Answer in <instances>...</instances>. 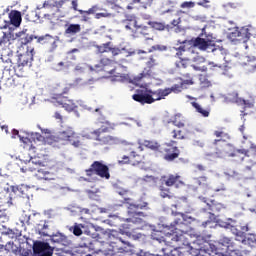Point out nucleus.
<instances>
[{
    "label": "nucleus",
    "mask_w": 256,
    "mask_h": 256,
    "mask_svg": "<svg viewBox=\"0 0 256 256\" xmlns=\"http://www.w3.org/2000/svg\"><path fill=\"white\" fill-rule=\"evenodd\" d=\"M34 39H37V43L44 45V47H47L50 51H55V49H57L56 37L46 34L44 36H35Z\"/></svg>",
    "instance_id": "obj_17"
},
{
    "label": "nucleus",
    "mask_w": 256,
    "mask_h": 256,
    "mask_svg": "<svg viewBox=\"0 0 256 256\" xmlns=\"http://www.w3.org/2000/svg\"><path fill=\"white\" fill-rule=\"evenodd\" d=\"M97 53H112V57H117L118 55H123L125 48H119L113 46V42H106L101 45H95Z\"/></svg>",
    "instance_id": "obj_14"
},
{
    "label": "nucleus",
    "mask_w": 256,
    "mask_h": 256,
    "mask_svg": "<svg viewBox=\"0 0 256 256\" xmlns=\"http://www.w3.org/2000/svg\"><path fill=\"white\" fill-rule=\"evenodd\" d=\"M65 1L63 0H47L43 3L41 8H37L34 15L37 19H45L46 21H53L59 19V16H56L55 13L59 11V8L63 7Z\"/></svg>",
    "instance_id": "obj_4"
},
{
    "label": "nucleus",
    "mask_w": 256,
    "mask_h": 256,
    "mask_svg": "<svg viewBox=\"0 0 256 256\" xmlns=\"http://www.w3.org/2000/svg\"><path fill=\"white\" fill-rule=\"evenodd\" d=\"M156 187L162 199H173L171 187L181 189V187H185V182L182 180L181 175L177 173L167 174L160 177V179L156 182Z\"/></svg>",
    "instance_id": "obj_3"
},
{
    "label": "nucleus",
    "mask_w": 256,
    "mask_h": 256,
    "mask_svg": "<svg viewBox=\"0 0 256 256\" xmlns=\"http://www.w3.org/2000/svg\"><path fill=\"white\" fill-rule=\"evenodd\" d=\"M10 23L14 25V27H19L21 25V12L13 11L10 13Z\"/></svg>",
    "instance_id": "obj_41"
},
{
    "label": "nucleus",
    "mask_w": 256,
    "mask_h": 256,
    "mask_svg": "<svg viewBox=\"0 0 256 256\" xmlns=\"http://www.w3.org/2000/svg\"><path fill=\"white\" fill-rule=\"evenodd\" d=\"M244 67H245V70L248 73H255V71H256V58L251 57V56H247L246 57V62H244Z\"/></svg>",
    "instance_id": "obj_34"
},
{
    "label": "nucleus",
    "mask_w": 256,
    "mask_h": 256,
    "mask_svg": "<svg viewBox=\"0 0 256 256\" xmlns=\"http://www.w3.org/2000/svg\"><path fill=\"white\" fill-rule=\"evenodd\" d=\"M33 57H35V48H27L26 52L18 55V62L31 69L33 67Z\"/></svg>",
    "instance_id": "obj_18"
},
{
    "label": "nucleus",
    "mask_w": 256,
    "mask_h": 256,
    "mask_svg": "<svg viewBox=\"0 0 256 256\" xmlns=\"http://www.w3.org/2000/svg\"><path fill=\"white\" fill-rule=\"evenodd\" d=\"M64 67H65L64 62H59V63L53 65L54 71H63Z\"/></svg>",
    "instance_id": "obj_64"
},
{
    "label": "nucleus",
    "mask_w": 256,
    "mask_h": 256,
    "mask_svg": "<svg viewBox=\"0 0 256 256\" xmlns=\"http://www.w3.org/2000/svg\"><path fill=\"white\" fill-rule=\"evenodd\" d=\"M8 45H11L9 36H7L6 33H3V35L0 37V49H7Z\"/></svg>",
    "instance_id": "obj_49"
},
{
    "label": "nucleus",
    "mask_w": 256,
    "mask_h": 256,
    "mask_svg": "<svg viewBox=\"0 0 256 256\" xmlns=\"http://www.w3.org/2000/svg\"><path fill=\"white\" fill-rule=\"evenodd\" d=\"M204 246L201 248L198 256H219V249L214 244H211L207 240L204 241Z\"/></svg>",
    "instance_id": "obj_20"
},
{
    "label": "nucleus",
    "mask_w": 256,
    "mask_h": 256,
    "mask_svg": "<svg viewBox=\"0 0 256 256\" xmlns=\"http://www.w3.org/2000/svg\"><path fill=\"white\" fill-rule=\"evenodd\" d=\"M3 235H8V237H10V239H15V237H17V234H15V231H13V229H6L3 232Z\"/></svg>",
    "instance_id": "obj_60"
},
{
    "label": "nucleus",
    "mask_w": 256,
    "mask_h": 256,
    "mask_svg": "<svg viewBox=\"0 0 256 256\" xmlns=\"http://www.w3.org/2000/svg\"><path fill=\"white\" fill-rule=\"evenodd\" d=\"M191 105L192 107H194V109H196L197 113H200V115H202V117H209L210 111L207 109H203V107H201L199 103L191 102Z\"/></svg>",
    "instance_id": "obj_45"
},
{
    "label": "nucleus",
    "mask_w": 256,
    "mask_h": 256,
    "mask_svg": "<svg viewBox=\"0 0 256 256\" xmlns=\"http://www.w3.org/2000/svg\"><path fill=\"white\" fill-rule=\"evenodd\" d=\"M171 135H172V139H179V140L185 139V134L181 130H172Z\"/></svg>",
    "instance_id": "obj_54"
},
{
    "label": "nucleus",
    "mask_w": 256,
    "mask_h": 256,
    "mask_svg": "<svg viewBox=\"0 0 256 256\" xmlns=\"http://www.w3.org/2000/svg\"><path fill=\"white\" fill-rule=\"evenodd\" d=\"M101 133L99 130L91 131L86 134V139H92L93 141H98L99 145H117L119 143V138L111 135H106L101 137Z\"/></svg>",
    "instance_id": "obj_10"
},
{
    "label": "nucleus",
    "mask_w": 256,
    "mask_h": 256,
    "mask_svg": "<svg viewBox=\"0 0 256 256\" xmlns=\"http://www.w3.org/2000/svg\"><path fill=\"white\" fill-rule=\"evenodd\" d=\"M225 99L227 103H236V105H239V103H245V99L239 97V93L236 91L228 93Z\"/></svg>",
    "instance_id": "obj_32"
},
{
    "label": "nucleus",
    "mask_w": 256,
    "mask_h": 256,
    "mask_svg": "<svg viewBox=\"0 0 256 256\" xmlns=\"http://www.w3.org/2000/svg\"><path fill=\"white\" fill-rule=\"evenodd\" d=\"M110 239H117L120 243H123L124 245H127V242L123 241L122 237H119V233L115 230H112L110 233Z\"/></svg>",
    "instance_id": "obj_56"
},
{
    "label": "nucleus",
    "mask_w": 256,
    "mask_h": 256,
    "mask_svg": "<svg viewBox=\"0 0 256 256\" xmlns=\"http://www.w3.org/2000/svg\"><path fill=\"white\" fill-rule=\"evenodd\" d=\"M142 145L146 147V149H150L151 151H155L156 153L161 152V144L155 140H144Z\"/></svg>",
    "instance_id": "obj_33"
},
{
    "label": "nucleus",
    "mask_w": 256,
    "mask_h": 256,
    "mask_svg": "<svg viewBox=\"0 0 256 256\" xmlns=\"http://www.w3.org/2000/svg\"><path fill=\"white\" fill-rule=\"evenodd\" d=\"M183 77L185 80H182V85H195V81H193V77H191V74H183Z\"/></svg>",
    "instance_id": "obj_55"
},
{
    "label": "nucleus",
    "mask_w": 256,
    "mask_h": 256,
    "mask_svg": "<svg viewBox=\"0 0 256 256\" xmlns=\"http://www.w3.org/2000/svg\"><path fill=\"white\" fill-rule=\"evenodd\" d=\"M149 25H152L153 29L157 31H167V25L161 22H149Z\"/></svg>",
    "instance_id": "obj_50"
},
{
    "label": "nucleus",
    "mask_w": 256,
    "mask_h": 256,
    "mask_svg": "<svg viewBox=\"0 0 256 256\" xmlns=\"http://www.w3.org/2000/svg\"><path fill=\"white\" fill-rule=\"evenodd\" d=\"M181 9H193V7H195V2L193 1H189V2H183L180 5Z\"/></svg>",
    "instance_id": "obj_58"
},
{
    "label": "nucleus",
    "mask_w": 256,
    "mask_h": 256,
    "mask_svg": "<svg viewBox=\"0 0 256 256\" xmlns=\"http://www.w3.org/2000/svg\"><path fill=\"white\" fill-rule=\"evenodd\" d=\"M149 93L153 97V103H155V101H161L166 97H169V95H171V90H168L167 88H159L157 90L150 89Z\"/></svg>",
    "instance_id": "obj_24"
},
{
    "label": "nucleus",
    "mask_w": 256,
    "mask_h": 256,
    "mask_svg": "<svg viewBox=\"0 0 256 256\" xmlns=\"http://www.w3.org/2000/svg\"><path fill=\"white\" fill-rule=\"evenodd\" d=\"M68 35H76V33H81V25L79 24H70L66 29Z\"/></svg>",
    "instance_id": "obj_46"
},
{
    "label": "nucleus",
    "mask_w": 256,
    "mask_h": 256,
    "mask_svg": "<svg viewBox=\"0 0 256 256\" xmlns=\"http://www.w3.org/2000/svg\"><path fill=\"white\" fill-rule=\"evenodd\" d=\"M231 231L234 235H236V237H245V233H247V231H249V226L245 225L241 227V230H238L237 228H235V226H231Z\"/></svg>",
    "instance_id": "obj_44"
},
{
    "label": "nucleus",
    "mask_w": 256,
    "mask_h": 256,
    "mask_svg": "<svg viewBox=\"0 0 256 256\" xmlns=\"http://www.w3.org/2000/svg\"><path fill=\"white\" fill-rule=\"evenodd\" d=\"M153 5V0H132L127 6V9H147Z\"/></svg>",
    "instance_id": "obj_26"
},
{
    "label": "nucleus",
    "mask_w": 256,
    "mask_h": 256,
    "mask_svg": "<svg viewBox=\"0 0 256 256\" xmlns=\"http://www.w3.org/2000/svg\"><path fill=\"white\" fill-rule=\"evenodd\" d=\"M101 126L100 128L96 129V131H99L100 133H111L112 131H115V127L117 125L115 123H112L106 119L100 120Z\"/></svg>",
    "instance_id": "obj_28"
},
{
    "label": "nucleus",
    "mask_w": 256,
    "mask_h": 256,
    "mask_svg": "<svg viewBox=\"0 0 256 256\" xmlns=\"http://www.w3.org/2000/svg\"><path fill=\"white\" fill-rule=\"evenodd\" d=\"M117 62L109 59V58H102L99 62V65L96 67H99V71H104L108 75H112L113 77H119V75H116V67L115 65Z\"/></svg>",
    "instance_id": "obj_15"
},
{
    "label": "nucleus",
    "mask_w": 256,
    "mask_h": 256,
    "mask_svg": "<svg viewBox=\"0 0 256 256\" xmlns=\"http://www.w3.org/2000/svg\"><path fill=\"white\" fill-rule=\"evenodd\" d=\"M175 145H177V141L171 140L170 142H166L164 147L160 149V153H164L163 158L165 161L171 162L175 161V159H179L181 150Z\"/></svg>",
    "instance_id": "obj_8"
},
{
    "label": "nucleus",
    "mask_w": 256,
    "mask_h": 256,
    "mask_svg": "<svg viewBox=\"0 0 256 256\" xmlns=\"http://www.w3.org/2000/svg\"><path fill=\"white\" fill-rule=\"evenodd\" d=\"M157 65H159L157 59H155L153 56H150L142 73L133 78L134 83H139L141 79H145V77H153V75H155L153 72V67H157Z\"/></svg>",
    "instance_id": "obj_13"
},
{
    "label": "nucleus",
    "mask_w": 256,
    "mask_h": 256,
    "mask_svg": "<svg viewBox=\"0 0 256 256\" xmlns=\"http://www.w3.org/2000/svg\"><path fill=\"white\" fill-rule=\"evenodd\" d=\"M242 239L246 240L248 245L254 247L256 245V235L255 234H248L247 236L243 237Z\"/></svg>",
    "instance_id": "obj_52"
},
{
    "label": "nucleus",
    "mask_w": 256,
    "mask_h": 256,
    "mask_svg": "<svg viewBox=\"0 0 256 256\" xmlns=\"http://www.w3.org/2000/svg\"><path fill=\"white\" fill-rule=\"evenodd\" d=\"M87 177H93L97 175L100 179H111V173L109 172V166H107L103 161H94L88 169L85 170Z\"/></svg>",
    "instance_id": "obj_5"
},
{
    "label": "nucleus",
    "mask_w": 256,
    "mask_h": 256,
    "mask_svg": "<svg viewBox=\"0 0 256 256\" xmlns=\"http://www.w3.org/2000/svg\"><path fill=\"white\" fill-rule=\"evenodd\" d=\"M203 35H206L205 27L202 28V32L199 34V37L192 38L189 43L192 47H197V49H200L201 51H207L211 45V41L202 38Z\"/></svg>",
    "instance_id": "obj_16"
},
{
    "label": "nucleus",
    "mask_w": 256,
    "mask_h": 256,
    "mask_svg": "<svg viewBox=\"0 0 256 256\" xmlns=\"http://www.w3.org/2000/svg\"><path fill=\"white\" fill-rule=\"evenodd\" d=\"M172 125L178 127V129H183L185 127V116L181 113H177L172 117Z\"/></svg>",
    "instance_id": "obj_35"
},
{
    "label": "nucleus",
    "mask_w": 256,
    "mask_h": 256,
    "mask_svg": "<svg viewBox=\"0 0 256 256\" xmlns=\"http://www.w3.org/2000/svg\"><path fill=\"white\" fill-rule=\"evenodd\" d=\"M80 227L82 229V233H84L85 235H89L90 237H93L95 226L92 223L80 224Z\"/></svg>",
    "instance_id": "obj_43"
},
{
    "label": "nucleus",
    "mask_w": 256,
    "mask_h": 256,
    "mask_svg": "<svg viewBox=\"0 0 256 256\" xmlns=\"http://www.w3.org/2000/svg\"><path fill=\"white\" fill-rule=\"evenodd\" d=\"M34 171H37L36 177L38 179H44V181H51L53 179V175H51L49 171H45L39 168H34Z\"/></svg>",
    "instance_id": "obj_39"
},
{
    "label": "nucleus",
    "mask_w": 256,
    "mask_h": 256,
    "mask_svg": "<svg viewBox=\"0 0 256 256\" xmlns=\"http://www.w3.org/2000/svg\"><path fill=\"white\" fill-rule=\"evenodd\" d=\"M136 149H137V146L133 144H130L125 148L126 153H129L130 155L131 165H134V166L140 165V163H143V156L137 153Z\"/></svg>",
    "instance_id": "obj_19"
},
{
    "label": "nucleus",
    "mask_w": 256,
    "mask_h": 256,
    "mask_svg": "<svg viewBox=\"0 0 256 256\" xmlns=\"http://www.w3.org/2000/svg\"><path fill=\"white\" fill-rule=\"evenodd\" d=\"M241 244H237V242L232 241L227 248V252H219V256H241Z\"/></svg>",
    "instance_id": "obj_23"
},
{
    "label": "nucleus",
    "mask_w": 256,
    "mask_h": 256,
    "mask_svg": "<svg viewBox=\"0 0 256 256\" xmlns=\"http://www.w3.org/2000/svg\"><path fill=\"white\" fill-rule=\"evenodd\" d=\"M207 205H208V210L211 211V213H219V211L224 209L223 204L215 200L210 201V203H208Z\"/></svg>",
    "instance_id": "obj_42"
},
{
    "label": "nucleus",
    "mask_w": 256,
    "mask_h": 256,
    "mask_svg": "<svg viewBox=\"0 0 256 256\" xmlns=\"http://www.w3.org/2000/svg\"><path fill=\"white\" fill-rule=\"evenodd\" d=\"M12 191L13 193H16V195H20L21 197H29L31 188H29V186L25 184H21L19 186H13Z\"/></svg>",
    "instance_id": "obj_29"
},
{
    "label": "nucleus",
    "mask_w": 256,
    "mask_h": 256,
    "mask_svg": "<svg viewBox=\"0 0 256 256\" xmlns=\"http://www.w3.org/2000/svg\"><path fill=\"white\" fill-rule=\"evenodd\" d=\"M198 79L200 89H209L213 85L206 74H199Z\"/></svg>",
    "instance_id": "obj_37"
},
{
    "label": "nucleus",
    "mask_w": 256,
    "mask_h": 256,
    "mask_svg": "<svg viewBox=\"0 0 256 256\" xmlns=\"http://www.w3.org/2000/svg\"><path fill=\"white\" fill-rule=\"evenodd\" d=\"M185 84H183V82H181L180 84H174L171 88H167L168 90H170V94L171 93H181V91H183V86Z\"/></svg>",
    "instance_id": "obj_53"
},
{
    "label": "nucleus",
    "mask_w": 256,
    "mask_h": 256,
    "mask_svg": "<svg viewBox=\"0 0 256 256\" xmlns=\"http://www.w3.org/2000/svg\"><path fill=\"white\" fill-rule=\"evenodd\" d=\"M65 139L67 142H69L70 145H73L74 147H79L81 145V142L79 141V134L73 131V128L67 127L65 131Z\"/></svg>",
    "instance_id": "obj_22"
},
{
    "label": "nucleus",
    "mask_w": 256,
    "mask_h": 256,
    "mask_svg": "<svg viewBox=\"0 0 256 256\" xmlns=\"http://www.w3.org/2000/svg\"><path fill=\"white\" fill-rule=\"evenodd\" d=\"M141 35H149V27L143 24H136V28H134V32H132V37H141Z\"/></svg>",
    "instance_id": "obj_31"
},
{
    "label": "nucleus",
    "mask_w": 256,
    "mask_h": 256,
    "mask_svg": "<svg viewBox=\"0 0 256 256\" xmlns=\"http://www.w3.org/2000/svg\"><path fill=\"white\" fill-rule=\"evenodd\" d=\"M231 35L238 41H243L244 43H247V41L251 39V32L249 31V28L246 27L236 29L234 32L231 33Z\"/></svg>",
    "instance_id": "obj_21"
},
{
    "label": "nucleus",
    "mask_w": 256,
    "mask_h": 256,
    "mask_svg": "<svg viewBox=\"0 0 256 256\" xmlns=\"http://www.w3.org/2000/svg\"><path fill=\"white\" fill-rule=\"evenodd\" d=\"M65 111L68 113H76L77 114V105L73 100H66L65 101Z\"/></svg>",
    "instance_id": "obj_47"
},
{
    "label": "nucleus",
    "mask_w": 256,
    "mask_h": 256,
    "mask_svg": "<svg viewBox=\"0 0 256 256\" xmlns=\"http://www.w3.org/2000/svg\"><path fill=\"white\" fill-rule=\"evenodd\" d=\"M175 215H178V218L174 220V225L177 226L175 230L172 233L165 234V236H161V231L154 232L152 234L154 241L164 243L166 247H175V242L183 241V234L187 233V230L181 229V227L185 226V223H191L193 217L183 213H176Z\"/></svg>",
    "instance_id": "obj_1"
},
{
    "label": "nucleus",
    "mask_w": 256,
    "mask_h": 256,
    "mask_svg": "<svg viewBox=\"0 0 256 256\" xmlns=\"http://www.w3.org/2000/svg\"><path fill=\"white\" fill-rule=\"evenodd\" d=\"M179 25V20H172L170 24H167V31H171V29H175Z\"/></svg>",
    "instance_id": "obj_61"
},
{
    "label": "nucleus",
    "mask_w": 256,
    "mask_h": 256,
    "mask_svg": "<svg viewBox=\"0 0 256 256\" xmlns=\"http://www.w3.org/2000/svg\"><path fill=\"white\" fill-rule=\"evenodd\" d=\"M95 245H99V242H97V241L90 242L89 249H91V250L94 251L95 253H103V252H104L103 249H97V248H95Z\"/></svg>",
    "instance_id": "obj_59"
},
{
    "label": "nucleus",
    "mask_w": 256,
    "mask_h": 256,
    "mask_svg": "<svg viewBox=\"0 0 256 256\" xmlns=\"http://www.w3.org/2000/svg\"><path fill=\"white\" fill-rule=\"evenodd\" d=\"M219 143H221V139L214 140L215 152L212 154L213 157L218 159H223V157H241V155L247 157V153H249V151L245 149L229 152L227 151V145H221Z\"/></svg>",
    "instance_id": "obj_7"
},
{
    "label": "nucleus",
    "mask_w": 256,
    "mask_h": 256,
    "mask_svg": "<svg viewBox=\"0 0 256 256\" xmlns=\"http://www.w3.org/2000/svg\"><path fill=\"white\" fill-rule=\"evenodd\" d=\"M2 85L5 89L21 85V80L14 74H11V66H3Z\"/></svg>",
    "instance_id": "obj_11"
},
{
    "label": "nucleus",
    "mask_w": 256,
    "mask_h": 256,
    "mask_svg": "<svg viewBox=\"0 0 256 256\" xmlns=\"http://www.w3.org/2000/svg\"><path fill=\"white\" fill-rule=\"evenodd\" d=\"M16 37L20 42V45H27L35 39L34 35H30L25 31L19 32L18 34H16Z\"/></svg>",
    "instance_id": "obj_30"
},
{
    "label": "nucleus",
    "mask_w": 256,
    "mask_h": 256,
    "mask_svg": "<svg viewBox=\"0 0 256 256\" xmlns=\"http://www.w3.org/2000/svg\"><path fill=\"white\" fill-rule=\"evenodd\" d=\"M176 51L175 57L178 59H183L184 57H191L195 55V50L193 48H188L185 45H181L178 48H174Z\"/></svg>",
    "instance_id": "obj_27"
},
{
    "label": "nucleus",
    "mask_w": 256,
    "mask_h": 256,
    "mask_svg": "<svg viewBox=\"0 0 256 256\" xmlns=\"http://www.w3.org/2000/svg\"><path fill=\"white\" fill-rule=\"evenodd\" d=\"M95 113H97L96 117L98 119V123L101 122V121H105V119H106L105 113H107V110L105 109L104 106L96 108L95 109Z\"/></svg>",
    "instance_id": "obj_48"
},
{
    "label": "nucleus",
    "mask_w": 256,
    "mask_h": 256,
    "mask_svg": "<svg viewBox=\"0 0 256 256\" xmlns=\"http://www.w3.org/2000/svg\"><path fill=\"white\" fill-rule=\"evenodd\" d=\"M177 243H179V241L174 242V246H167L171 247V250L169 252H167V248H162L164 255L181 256V252L179 251V249L181 248L177 245Z\"/></svg>",
    "instance_id": "obj_38"
},
{
    "label": "nucleus",
    "mask_w": 256,
    "mask_h": 256,
    "mask_svg": "<svg viewBox=\"0 0 256 256\" xmlns=\"http://www.w3.org/2000/svg\"><path fill=\"white\" fill-rule=\"evenodd\" d=\"M214 135H215V137H222V138H227V137H229V134H227V133H225L224 131H222V130H216V131H214Z\"/></svg>",
    "instance_id": "obj_62"
},
{
    "label": "nucleus",
    "mask_w": 256,
    "mask_h": 256,
    "mask_svg": "<svg viewBox=\"0 0 256 256\" xmlns=\"http://www.w3.org/2000/svg\"><path fill=\"white\" fill-rule=\"evenodd\" d=\"M123 203L124 205H127V223L141 225V223H143V219L147 217V214H145L143 211H147L149 209V203L143 199L133 202V199L130 197H124Z\"/></svg>",
    "instance_id": "obj_2"
},
{
    "label": "nucleus",
    "mask_w": 256,
    "mask_h": 256,
    "mask_svg": "<svg viewBox=\"0 0 256 256\" xmlns=\"http://www.w3.org/2000/svg\"><path fill=\"white\" fill-rule=\"evenodd\" d=\"M118 163L119 165H131V156L124 155Z\"/></svg>",
    "instance_id": "obj_57"
},
{
    "label": "nucleus",
    "mask_w": 256,
    "mask_h": 256,
    "mask_svg": "<svg viewBox=\"0 0 256 256\" xmlns=\"http://www.w3.org/2000/svg\"><path fill=\"white\" fill-rule=\"evenodd\" d=\"M232 241H233V240H231V238H229V237H223V238L221 239L222 245H224L225 247H227V249H228V247L231 245Z\"/></svg>",
    "instance_id": "obj_63"
},
{
    "label": "nucleus",
    "mask_w": 256,
    "mask_h": 256,
    "mask_svg": "<svg viewBox=\"0 0 256 256\" xmlns=\"http://www.w3.org/2000/svg\"><path fill=\"white\" fill-rule=\"evenodd\" d=\"M51 252H53V250H51L49 243L35 242L33 245L34 255H43V253H51Z\"/></svg>",
    "instance_id": "obj_25"
},
{
    "label": "nucleus",
    "mask_w": 256,
    "mask_h": 256,
    "mask_svg": "<svg viewBox=\"0 0 256 256\" xmlns=\"http://www.w3.org/2000/svg\"><path fill=\"white\" fill-rule=\"evenodd\" d=\"M22 142L24 143V149H28V151L37 149V143L34 138L24 137L22 138Z\"/></svg>",
    "instance_id": "obj_40"
},
{
    "label": "nucleus",
    "mask_w": 256,
    "mask_h": 256,
    "mask_svg": "<svg viewBox=\"0 0 256 256\" xmlns=\"http://www.w3.org/2000/svg\"><path fill=\"white\" fill-rule=\"evenodd\" d=\"M151 89L141 87L135 90V93L132 95L133 101L140 103V105H151L153 103V95L149 93Z\"/></svg>",
    "instance_id": "obj_12"
},
{
    "label": "nucleus",
    "mask_w": 256,
    "mask_h": 256,
    "mask_svg": "<svg viewBox=\"0 0 256 256\" xmlns=\"http://www.w3.org/2000/svg\"><path fill=\"white\" fill-rule=\"evenodd\" d=\"M69 229L76 237H80V235H83V228H81V224H75L74 227H70Z\"/></svg>",
    "instance_id": "obj_51"
},
{
    "label": "nucleus",
    "mask_w": 256,
    "mask_h": 256,
    "mask_svg": "<svg viewBox=\"0 0 256 256\" xmlns=\"http://www.w3.org/2000/svg\"><path fill=\"white\" fill-rule=\"evenodd\" d=\"M138 23L139 22L137 21V18L131 17L124 21V27L127 31H130L131 35H133V32L135 31Z\"/></svg>",
    "instance_id": "obj_36"
},
{
    "label": "nucleus",
    "mask_w": 256,
    "mask_h": 256,
    "mask_svg": "<svg viewBox=\"0 0 256 256\" xmlns=\"http://www.w3.org/2000/svg\"><path fill=\"white\" fill-rule=\"evenodd\" d=\"M191 61L194 63H197V61L203 62L205 61V58L200 57L199 55L195 56H186L184 58H180L178 61L175 62L176 69H179V71L183 69H188V67H192L194 71H201L202 73H206L207 67L206 66H195L194 64L191 65Z\"/></svg>",
    "instance_id": "obj_6"
},
{
    "label": "nucleus",
    "mask_w": 256,
    "mask_h": 256,
    "mask_svg": "<svg viewBox=\"0 0 256 256\" xmlns=\"http://www.w3.org/2000/svg\"><path fill=\"white\" fill-rule=\"evenodd\" d=\"M2 61L4 63V67H10V73L12 75H15L18 79L27 77V71H29V66H26L25 64H21V62L17 61L16 64L13 63V60L11 58H2Z\"/></svg>",
    "instance_id": "obj_9"
}]
</instances>
